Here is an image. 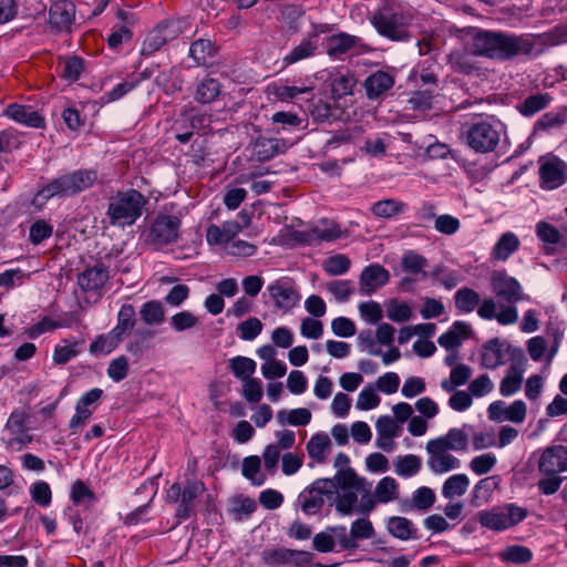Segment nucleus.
Returning <instances> with one entry per match:
<instances>
[{
    "mask_svg": "<svg viewBox=\"0 0 567 567\" xmlns=\"http://www.w3.org/2000/svg\"><path fill=\"white\" fill-rule=\"evenodd\" d=\"M471 48L474 55L509 61L518 56H530L535 41L529 34L480 30L474 34Z\"/></svg>",
    "mask_w": 567,
    "mask_h": 567,
    "instance_id": "1",
    "label": "nucleus"
},
{
    "mask_svg": "<svg viewBox=\"0 0 567 567\" xmlns=\"http://www.w3.org/2000/svg\"><path fill=\"white\" fill-rule=\"evenodd\" d=\"M411 21L412 14L399 0H382L370 17V23L378 34L394 42L410 39Z\"/></svg>",
    "mask_w": 567,
    "mask_h": 567,
    "instance_id": "2",
    "label": "nucleus"
},
{
    "mask_svg": "<svg viewBox=\"0 0 567 567\" xmlns=\"http://www.w3.org/2000/svg\"><path fill=\"white\" fill-rule=\"evenodd\" d=\"M99 173L94 168H79L61 174L42 187L35 194L34 202H48L53 197L69 198L92 188L97 182Z\"/></svg>",
    "mask_w": 567,
    "mask_h": 567,
    "instance_id": "3",
    "label": "nucleus"
},
{
    "mask_svg": "<svg viewBox=\"0 0 567 567\" xmlns=\"http://www.w3.org/2000/svg\"><path fill=\"white\" fill-rule=\"evenodd\" d=\"M147 198L138 190H120L107 200L106 217L113 227H130L142 216Z\"/></svg>",
    "mask_w": 567,
    "mask_h": 567,
    "instance_id": "4",
    "label": "nucleus"
},
{
    "mask_svg": "<svg viewBox=\"0 0 567 567\" xmlns=\"http://www.w3.org/2000/svg\"><path fill=\"white\" fill-rule=\"evenodd\" d=\"M502 123L494 118H480L466 123L462 128L464 143L475 153L493 152L501 138Z\"/></svg>",
    "mask_w": 567,
    "mask_h": 567,
    "instance_id": "5",
    "label": "nucleus"
},
{
    "mask_svg": "<svg viewBox=\"0 0 567 567\" xmlns=\"http://www.w3.org/2000/svg\"><path fill=\"white\" fill-rule=\"evenodd\" d=\"M190 27L192 20L189 17L173 18L161 21L147 33L141 48V55L150 56L154 54L168 42L189 31Z\"/></svg>",
    "mask_w": 567,
    "mask_h": 567,
    "instance_id": "6",
    "label": "nucleus"
},
{
    "mask_svg": "<svg viewBox=\"0 0 567 567\" xmlns=\"http://www.w3.org/2000/svg\"><path fill=\"white\" fill-rule=\"evenodd\" d=\"M527 509L514 503L494 506L491 509L477 513L480 524L491 530L501 532L508 529L527 517Z\"/></svg>",
    "mask_w": 567,
    "mask_h": 567,
    "instance_id": "7",
    "label": "nucleus"
},
{
    "mask_svg": "<svg viewBox=\"0 0 567 567\" xmlns=\"http://www.w3.org/2000/svg\"><path fill=\"white\" fill-rule=\"evenodd\" d=\"M333 498V481L330 478H318L299 494L298 504L306 515L311 516L318 514L326 502L332 504Z\"/></svg>",
    "mask_w": 567,
    "mask_h": 567,
    "instance_id": "8",
    "label": "nucleus"
},
{
    "mask_svg": "<svg viewBox=\"0 0 567 567\" xmlns=\"http://www.w3.org/2000/svg\"><path fill=\"white\" fill-rule=\"evenodd\" d=\"M539 163V186L554 190L567 183V163L556 155L542 156Z\"/></svg>",
    "mask_w": 567,
    "mask_h": 567,
    "instance_id": "9",
    "label": "nucleus"
},
{
    "mask_svg": "<svg viewBox=\"0 0 567 567\" xmlns=\"http://www.w3.org/2000/svg\"><path fill=\"white\" fill-rule=\"evenodd\" d=\"M181 225L182 221L179 217L159 214L155 217L147 230V240L156 247L173 244L179 237Z\"/></svg>",
    "mask_w": 567,
    "mask_h": 567,
    "instance_id": "10",
    "label": "nucleus"
},
{
    "mask_svg": "<svg viewBox=\"0 0 567 567\" xmlns=\"http://www.w3.org/2000/svg\"><path fill=\"white\" fill-rule=\"evenodd\" d=\"M505 353H509L513 361H518L520 364L526 362L525 353L519 348H514L511 344L494 338L487 341L482 349V364L486 369H496L505 363Z\"/></svg>",
    "mask_w": 567,
    "mask_h": 567,
    "instance_id": "11",
    "label": "nucleus"
},
{
    "mask_svg": "<svg viewBox=\"0 0 567 567\" xmlns=\"http://www.w3.org/2000/svg\"><path fill=\"white\" fill-rule=\"evenodd\" d=\"M491 289L501 300L515 305L526 299L518 280L505 271H496L491 277Z\"/></svg>",
    "mask_w": 567,
    "mask_h": 567,
    "instance_id": "12",
    "label": "nucleus"
},
{
    "mask_svg": "<svg viewBox=\"0 0 567 567\" xmlns=\"http://www.w3.org/2000/svg\"><path fill=\"white\" fill-rule=\"evenodd\" d=\"M327 31L328 27L326 24H313V30L284 56V63L290 65L313 56L318 49L319 34Z\"/></svg>",
    "mask_w": 567,
    "mask_h": 567,
    "instance_id": "13",
    "label": "nucleus"
},
{
    "mask_svg": "<svg viewBox=\"0 0 567 567\" xmlns=\"http://www.w3.org/2000/svg\"><path fill=\"white\" fill-rule=\"evenodd\" d=\"M425 449L429 454L426 464L434 474L447 473L460 468L461 461L440 444L430 440Z\"/></svg>",
    "mask_w": 567,
    "mask_h": 567,
    "instance_id": "14",
    "label": "nucleus"
},
{
    "mask_svg": "<svg viewBox=\"0 0 567 567\" xmlns=\"http://www.w3.org/2000/svg\"><path fill=\"white\" fill-rule=\"evenodd\" d=\"M341 234V228L336 221L322 219L311 229L297 233L296 238L303 244L316 245L321 241H333L340 238Z\"/></svg>",
    "mask_w": 567,
    "mask_h": 567,
    "instance_id": "15",
    "label": "nucleus"
},
{
    "mask_svg": "<svg viewBox=\"0 0 567 567\" xmlns=\"http://www.w3.org/2000/svg\"><path fill=\"white\" fill-rule=\"evenodd\" d=\"M538 470L546 475L567 471V447L564 445L546 447L538 460Z\"/></svg>",
    "mask_w": 567,
    "mask_h": 567,
    "instance_id": "16",
    "label": "nucleus"
},
{
    "mask_svg": "<svg viewBox=\"0 0 567 567\" xmlns=\"http://www.w3.org/2000/svg\"><path fill=\"white\" fill-rule=\"evenodd\" d=\"M267 291L274 301L276 308L288 311L300 300L298 291L292 284L287 280H277L267 286Z\"/></svg>",
    "mask_w": 567,
    "mask_h": 567,
    "instance_id": "17",
    "label": "nucleus"
},
{
    "mask_svg": "<svg viewBox=\"0 0 567 567\" xmlns=\"http://www.w3.org/2000/svg\"><path fill=\"white\" fill-rule=\"evenodd\" d=\"M395 83L394 75L386 71H375L363 82L367 97L369 100H383Z\"/></svg>",
    "mask_w": 567,
    "mask_h": 567,
    "instance_id": "18",
    "label": "nucleus"
},
{
    "mask_svg": "<svg viewBox=\"0 0 567 567\" xmlns=\"http://www.w3.org/2000/svg\"><path fill=\"white\" fill-rule=\"evenodd\" d=\"M390 279L389 271L378 264L367 266L360 275V292L370 296L379 288L386 285Z\"/></svg>",
    "mask_w": 567,
    "mask_h": 567,
    "instance_id": "19",
    "label": "nucleus"
},
{
    "mask_svg": "<svg viewBox=\"0 0 567 567\" xmlns=\"http://www.w3.org/2000/svg\"><path fill=\"white\" fill-rule=\"evenodd\" d=\"M110 278L109 267L103 262H96L92 267H86L78 276V284L84 291L101 290Z\"/></svg>",
    "mask_w": 567,
    "mask_h": 567,
    "instance_id": "20",
    "label": "nucleus"
},
{
    "mask_svg": "<svg viewBox=\"0 0 567 567\" xmlns=\"http://www.w3.org/2000/svg\"><path fill=\"white\" fill-rule=\"evenodd\" d=\"M205 492V485L200 481H187L183 487L182 498L176 508V516L181 520H186L193 514L196 502L199 496Z\"/></svg>",
    "mask_w": 567,
    "mask_h": 567,
    "instance_id": "21",
    "label": "nucleus"
},
{
    "mask_svg": "<svg viewBox=\"0 0 567 567\" xmlns=\"http://www.w3.org/2000/svg\"><path fill=\"white\" fill-rule=\"evenodd\" d=\"M75 6L69 0H58L49 9V23L58 30H69L74 21Z\"/></svg>",
    "mask_w": 567,
    "mask_h": 567,
    "instance_id": "22",
    "label": "nucleus"
},
{
    "mask_svg": "<svg viewBox=\"0 0 567 567\" xmlns=\"http://www.w3.org/2000/svg\"><path fill=\"white\" fill-rule=\"evenodd\" d=\"M361 39L346 32L333 34L327 39V54L333 59H341L352 49L361 48Z\"/></svg>",
    "mask_w": 567,
    "mask_h": 567,
    "instance_id": "23",
    "label": "nucleus"
},
{
    "mask_svg": "<svg viewBox=\"0 0 567 567\" xmlns=\"http://www.w3.org/2000/svg\"><path fill=\"white\" fill-rule=\"evenodd\" d=\"M4 114L14 122L29 127L41 128L45 124L43 116L29 105L9 104L4 110Z\"/></svg>",
    "mask_w": 567,
    "mask_h": 567,
    "instance_id": "24",
    "label": "nucleus"
},
{
    "mask_svg": "<svg viewBox=\"0 0 567 567\" xmlns=\"http://www.w3.org/2000/svg\"><path fill=\"white\" fill-rule=\"evenodd\" d=\"M435 499L436 496L432 488L421 486L412 493L411 498L400 501V509L403 513H410L413 509L426 512L433 506Z\"/></svg>",
    "mask_w": 567,
    "mask_h": 567,
    "instance_id": "25",
    "label": "nucleus"
},
{
    "mask_svg": "<svg viewBox=\"0 0 567 567\" xmlns=\"http://www.w3.org/2000/svg\"><path fill=\"white\" fill-rule=\"evenodd\" d=\"M286 152L282 140L259 136L252 143V156L258 162H267Z\"/></svg>",
    "mask_w": 567,
    "mask_h": 567,
    "instance_id": "26",
    "label": "nucleus"
},
{
    "mask_svg": "<svg viewBox=\"0 0 567 567\" xmlns=\"http://www.w3.org/2000/svg\"><path fill=\"white\" fill-rule=\"evenodd\" d=\"M385 527L391 536L403 542L420 538L419 529L413 522L403 516L389 517Z\"/></svg>",
    "mask_w": 567,
    "mask_h": 567,
    "instance_id": "27",
    "label": "nucleus"
},
{
    "mask_svg": "<svg viewBox=\"0 0 567 567\" xmlns=\"http://www.w3.org/2000/svg\"><path fill=\"white\" fill-rule=\"evenodd\" d=\"M470 334V324L464 321H455L446 332L439 337L437 343L447 351L456 350Z\"/></svg>",
    "mask_w": 567,
    "mask_h": 567,
    "instance_id": "28",
    "label": "nucleus"
},
{
    "mask_svg": "<svg viewBox=\"0 0 567 567\" xmlns=\"http://www.w3.org/2000/svg\"><path fill=\"white\" fill-rule=\"evenodd\" d=\"M520 240L513 231H506L499 236L491 250V260L506 261L519 249Z\"/></svg>",
    "mask_w": 567,
    "mask_h": 567,
    "instance_id": "29",
    "label": "nucleus"
},
{
    "mask_svg": "<svg viewBox=\"0 0 567 567\" xmlns=\"http://www.w3.org/2000/svg\"><path fill=\"white\" fill-rule=\"evenodd\" d=\"M221 93V84L217 79L204 78L197 82L194 92V99L200 104L215 102Z\"/></svg>",
    "mask_w": 567,
    "mask_h": 567,
    "instance_id": "30",
    "label": "nucleus"
},
{
    "mask_svg": "<svg viewBox=\"0 0 567 567\" xmlns=\"http://www.w3.org/2000/svg\"><path fill=\"white\" fill-rule=\"evenodd\" d=\"M523 365L524 364H520L518 361H515V363L509 367L507 374L499 384V392L503 396H511L520 390L524 373Z\"/></svg>",
    "mask_w": 567,
    "mask_h": 567,
    "instance_id": "31",
    "label": "nucleus"
},
{
    "mask_svg": "<svg viewBox=\"0 0 567 567\" xmlns=\"http://www.w3.org/2000/svg\"><path fill=\"white\" fill-rule=\"evenodd\" d=\"M331 449V441L326 433H317L307 442L306 450L310 458L324 463Z\"/></svg>",
    "mask_w": 567,
    "mask_h": 567,
    "instance_id": "32",
    "label": "nucleus"
},
{
    "mask_svg": "<svg viewBox=\"0 0 567 567\" xmlns=\"http://www.w3.org/2000/svg\"><path fill=\"white\" fill-rule=\"evenodd\" d=\"M334 494L338 489H357L360 491L363 486L364 478L357 475L355 471L351 467L338 470L333 478Z\"/></svg>",
    "mask_w": 567,
    "mask_h": 567,
    "instance_id": "33",
    "label": "nucleus"
},
{
    "mask_svg": "<svg viewBox=\"0 0 567 567\" xmlns=\"http://www.w3.org/2000/svg\"><path fill=\"white\" fill-rule=\"evenodd\" d=\"M378 503L386 504L399 498V483L391 476L381 478L373 492Z\"/></svg>",
    "mask_w": 567,
    "mask_h": 567,
    "instance_id": "34",
    "label": "nucleus"
},
{
    "mask_svg": "<svg viewBox=\"0 0 567 567\" xmlns=\"http://www.w3.org/2000/svg\"><path fill=\"white\" fill-rule=\"evenodd\" d=\"M136 312L131 303H124L117 313V323L112 329L114 334L118 336L122 340L128 331L133 330L136 324Z\"/></svg>",
    "mask_w": 567,
    "mask_h": 567,
    "instance_id": "35",
    "label": "nucleus"
},
{
    "mask_svg": "<svg viewBox=\"0 0 567 567\" xmlns=\"http://www.w3.org/2000/svg\"><path fill=\"white\" fill-rule=\"evenodd\" d=\"M311 417V412L306 408L280 410L277 413V421L280 425L306 426L310 423Z\"/></svg>",
    "mask_w": 567,
    "mask_h": 567,
    "instance_id": "36",
    "label": "nucleus"
},
{
    "mask_svg": "<svg viewBox=\"0 0 567 567\" xmlns=\"http://www.w3.org/2000/svg\"><path fill=\"white\" fill-rule=\"evenodd\" d=\"M447 451H464L467 446V435L461 429L453 427L444 436L432 440Z\"/></svg>",
    "mask_w": 567,
    "mask_h": 567,
    "instance_id": "37",
    "label": "nucleus"
},
{
    "mask_svg": "<svg viewBox=\"0 0 567 567\" xmlns=\"http://www.w3.org/2000/svg\"><path fill=\"white\" fill-rule=\"evenodd\" d=\"M393 465L398 476L412 477L420 472L422 460L414 454L400 455L396 457Z\"/></svg>",
    "mask_w": 567,
    "mask_h": 567,
    "instance_id": "38",
    "label": "nucleus"
},
{
    "mask_svg": "<svg viewBox=\"0 0 567 567\" xmlns=\"http://www.w3.org/2000/svg\"><path fill=\"white\" fill-rule=\"evenodd\" d=\"M216 53L215 44L208 39H198L189 47L188 56L195 61L196 65L206 64L209 58Z\"/></svg>",
    "mask_w": 567,
    "mask_h": 567,
    "instance_id": "39",
    "label": "nucleus"
},
{
    "mask_svg": "<svg viewBox=\"0 0 567 567\" xmlns=\"http://www.w3.org/2000/svg\"><path fill=\"white\" fill-rule=\"evenodd\" d=\"M454 301L458 311L468 313L478 307L481 297L474 289L463 287L455 292Z\"/></svg>",
    "mask_w": 567,
    "mask_h": 567,
    "instance_id": "40",
    "label": "nucleus"
},
{
    "mask_svg": "<svg viewBox=\"0 0 567 567\" xmlns=\"http://www.w3.org/2000/svg\"><path fill=\"white\" fill-rule=\"evenodd\" d=\"M470 480L465 474H454L450 476L442 486V495L446 499L462 496L466 493Z\"/></svg>",
    "mask_w": 567,
    "mask_h": 567,
    "instance_id": "41",
    "label": "nucleus"
},
{
    "mask_svg": "<svg viewBox=\"0 0 567 567\" xmlns=\"http://www.w3.org/2000/svg\"><path fill=\"white\" fill-rule=\"evenodd\" d=\"M357 489L340 491L334 494L332 503L336 504V511L342 516H349L357 509L358 503Z\"/></svg>",
    "mask_w": 567,
    "mask_h": 567,
    "instance_id": "42",
    "label": "nucleus"
},
{
    "mask_svg": "<svg viewBox=\"0 0 567 567\" xmlns=\"http://www.w3.org/2000/svg\"><path fill=\"white\" fill-rule=\"evenodd\" d=\"M293 549L286 547L265 548L261 553V560L270 567L291 565Z\"/></svg>",
    "mask_w": 567,
    "mask_h": 567,
    "instance_id": "43",
    "label": "nucleus"
},
{
    "mask_svg": "<svg viewBox=\"0 0 567 567\" xmlns=\"http://www.w3.org/2000/svg\"><path fill=\"white\" fill-rule=\"evenodd\" d=\"M140 316L145 324L159 326L164 322L165 311L159 301L150 300L142 306Z\"/></svg>",
    "mask_w": 567,
    "mask_h": 567,
    "instance_id": "44",
    "label": "nucleus"
},
{
    "mask_svg": "<svg viewBox=\"0 0 567 567\" xmlns=\"http://www.w3.org/2000/svg\"><path fill=\"white\" fill-rule=\"evenodd\" d=\"M121 341L122 339L111 330L105 334L99 336L90 344V353L95 357L100 354H109L121 343Z\"/></svg>",
    "mask_w": 567,
    "mask_h": 567,
    "instance_id": "45",
    "label": "nucleus"
},
{
    "mask_svg": "<svg viewBox=\"0 0 567 567\" xmlns=\"http://www.w3.org/2000/svg\"><path fill=\"white\" fill-rule=\"evenodd\" d=\"M495 487L496 482L494 481V477L480 480L473 488L471 504L475 507H480L487 503Z\"/></svg>",
    "mask_w": 567,
    "mask_h": 567,
    "instance_id": "46",
    "label": "nucleus"
},
{
    "mask_svg": "<svg viewBox=\"0 0 567 567\" xmlns=\"http://www.w3.org/2000/svg\"><path fill=\"white\" fill-rule=\"evenodd\" d=\"M472 55H474L472 51H452L449 54V63L451 64L454 71L464 74H471L473 71L476 70V65L473 62Z\"/></svg>",
    "mask_w": 567,
    "mask_h": 567,
    "instance_id": "47",
    "label": "nucleus"
},
{
    "mask_svg": "<svg viewBox=\"0 0 567 567\" xmlns=\"http://www.w3.org/2000/svg\"><path fill=\"white\" fill-rule=\"evenodd\" d=\"M229 369L237 379L246 381L255 373L256 362L250 358L238 355L229 360Z\"/></svg>",
    "mask_w": 567,
    "mask_h": 567,
    "instance_id": "48",
    "label": "nucleus"
},
{
    "mask_svg": "<svg viewBox=\"0 0 567 567\" xmlns=\"http://www.w3.org/2000/svg\"><path fill=\"white\" fill-rule=\"evenodd\" d=\"M402 269L412 275L422 274L423 277L426 276L424 268L427 266V260L422 255L417 254L414 250H406L401 259Z\"/></svg>",
    "mask_w": 567,
    "mask_h": 567,
    "instance_id": "49",
    "label": "nucleus"
},
{
    "mask_svg": "<svg viewBox=\"0 0 567 567\" xmlns=\"http://www.w3.org/2000/svg\"><path fill=\"white\" fill-rule=\"evenodd\" d=\"M405 208V204L395 199H383L374 203L371 212L380 218H391L401 214Z\"/></svg>",
    "mask_w": 567,
    "mask_h": 567,
    "instance_id": "50",
    "label": "nucleus"
},
{
    "mask_svg": "<svg viewBox=\"0 0 567 567\" xmlns=\"http://www.w3.org/2000/svg\"><path fill=\"white\" fill-rule=\"evenodd\" d=\"M550 96L548 94H535L526 97L522 104L518 105V111L524 116H533L537 112L544 110L549 104Z\"/></svg>",
    "mask_w": 567,
    "mask_h": 567,
    "instance_id": "51",
    "label": "nucleus"
},
{
    "mask_svg": "<svg viewBox=\"0 0 567 567\" xmlns=\"http://www.w3.org/2000/svg\"><path fill=\"white\" fill-rule=\"evenodd\" d=\"M355 79L352 74H340L336 76L331 82V93L336 100H339L346 95L352 93Z\"/></svg>",
    "mask_w": 567,
    "mask_h": 567,
    "instance_id": "52",
    "label": "nucleus"
},
{
    "mask_svg": "<svg viewBox=\"0 0 567 567\" xmlns=\"http://www.w3.org/2000/svg\"><path fill=\"white\" fill-rule=\"evenodd\" d=\"M83 341H75L71 344H58L53 352V362L55 364H65L81 352Z\"/></svg>",
    "mask_w": 567,
    "mask_h": 567,
    "instance_id": "53",
    "label": "nucleus"
},
{
    "mask_svg": "<svg viewBox=\"0 0 567 567\" xmlns=\"http://www.w3.org/2000/svg\"><path fill=\"white\" fill-rule=\"evenodd\" d=\"M350 266V259L342 254L327 258L322 265L323 270L330 276H341L349 270Z\"/></svg>",
    "mask_w": 567,
    "mask_h": 567,
    "instance_id": "54",
    "label": "nucleus"
},
{
    "mask_svg": "<svg viewBox=\"0 0 567 567\" xmlns=\"http://www.w3.org/2000/svg\"><path fill=\"white\" fill-rule=\"evenodd\" d=\"M350 534L352 540L355 544H359V540L372 538L374 535V528L369 518L362 517L352 522Z\"/></svg>",
    "mask_w": 567,
    "mask_h": 567,
    "instance_id": "55",
    "label": "nucleus"
},
{
    "mask_svg": "<svg viewBox=\"0 0 567 567\" xmlns=\"http://www.w3.org/2000/svg\"><path fill=\"white\" fill-rule=\"evenodd\" d=\"M328 530L332 535L336 545L339 546V550H355L359 547V544L352 540L351 534L350 532L348 533L344 525L330 526Z\"/></svg>",
    "mask_w": 567,
    "mask_h": 567,
    "instance_id": "56",
    "label": "nucleus"
},
{
    "mask_svg": "<svg viewBox=\"0 0 567 567\" xmlns=\"http://www.w3.org/2000/svg\"><path fill=\"white\" fill-rule=\"evenodd\" d=\"M567 122V109L557 112L545 113L537 122L536 130H549L559 127Z\"/></svg>",
    "mask_w": 567,
    "mask_h": 567,
    "instance_id": "57",
    "label": "nucleus"
},
{
    "mask_svg": "<svg viewBox=\"0 0 567 567\" xmlns=\"http://www.w3.org/2000/svg\"><path fill=\"white\" fill-rule=\"evenodd\" d=\"M53 233V226L44 219H38L30 226L29 239L33 245H39L50 238Z\"/></svg>",
    "mask_w": 567,
    "mask_h": 567,
    "instance_id": "58",
    "label": "nucleus"
},
{
    "mask_svg": "<svg viewBox=\"0 0 567 567\" xmlns=\"http://www.w3.org/2000/svg\"><path fill=\"white\" fill-rule=\"evenodd\" d=\"M262 327L258 318L251 317L237 326V332L240 339L251 341L260 334Z\"/></svg>",
    "mask_w": 567,
    "mask_h": 567,
    "instance_id": "59",
    "label": "nucleus"
},
{
    "mask_svg": "<svg viewBox=\"0 0 567 567\" xmlns=\"http://www.w3.org/2000/svg\"><path fill=\"white\" fill-rule=\"evenodd\" d=\"M198 322V318L188 310L179 311L171 318V324L176 332L189 330L196 327Z\"/></svg>",
    "mask_w": 567,
    "mask_h": 567,
    "instance_id": "60",
    "label": "nucleus"
},
{
    "mask_svg": "<svg viewBox=\"0 0 567 567\" xmlns=\"http://www.w3.org/2000/svg\"><path fill=\"white\" fill-rule=\"evenodd\" d=\"M243 475L251 480L255 485H262L265 483V477L260 476L259 478H256V475L260 471V458L257 455L247 456L243 461Z\"/></svg>",
    "mask_w": 567,
    "mask_h": 567,
    "instance_id": "61",
    "label": "nucleus"
},
{
    "mask_svg": "<svg viewBox=\"0 0 567 567\" xmlns=\"http://www.w3.org/2000/svg\"><path fill=\"white\" fill-rule=\"evenodd\" d=\"M30 494L38 505L47 507L50 505L52 499V493L50 485L44 481H38L32 484L30 488Z\"/></svg>",
    "mask_w": 567,
    "mask_h": 567,
    "instance_id": "62",
    "label": "nucleus"
},
{
    "mask_svg": "<svg viewBox=\"0 0 567 567\" xmlns=\"http://www.w3.org/2000/svg\"><path fill=\"white\" fill-rule=\"evenodd\" d=\"M412 310L410 306L405 302H399L398 300L390 301L386 316L390 320L394 322H404L411 318Z\"/></svg>",
    "mask_w": 567,
    "mask_h": 567,
    "instance_id": "63",
    "label": "nucleus"
},
{
    "mask_svg": "<svg viewBox=\"0 0 567 567\" xmlns=\"http://www.w3.org/2000/svg\"><path fill=\"white\" fill-rule=\"evenodd\" d=\"M380 404V396L372 385L364 386L358 395L357 408L359 410H372Z\"/></svg>",
    "mask_w": 567,
    "mask_h": 567,
    "instance_id": "64",
    "label": "nucleus"
}]
</instances>
